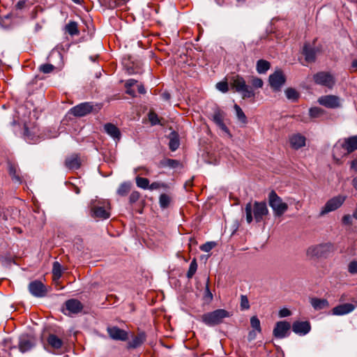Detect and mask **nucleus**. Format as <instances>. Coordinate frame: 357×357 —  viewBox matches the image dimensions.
<instances>
[{
  "instance_id": "nucleus-56",
  "label": "nucleus",
  "mask_w": 357,
  "mask_h": 357,
  "mask_svg": "<svg viewBox=\"0 0 357 357\" xmlns=\"http://www.w3.org/2000/svg\"><path fill=\"white\" fill-rule=\"evenodd\" d=\"M356 70H357V59L353 60V61L351 62L350 68H349V71L351 73H354Z\"/></svg>"
},
{
  "instance_id": "nucleus-33",
  "label": "nucleus",
  "mask_w": 357,
  "mask_h": 357,
  "mask_svg": "<svg viewBox=\"0 0 357 357\" xmlns=\"http://www.w3.org/2000/svg\"><path fill=\"white\" fill-rule=\"evenodd\" d=\"M136 184L137 187L142 189H149V180L146 178L137 176L136 177Z\"/></svg>"
},
{
  "instance_id": "nucleus-31",
  "label": "nucleus",
  "mask_w": 357,
  "mask_h": 357,
  "mask_svg": "<svg viewBox=\"0 0 357 357\" xmlns=\"http://www.w3.org/2000/svg\"><path fill=\"white\" fill-rule=\"evenodd\" d=\"M287 98L291 101H296L299 98L298 92L293 88H287L285 90Z\"/></svg>"
},
{
  "instance_id": "nucleus-11",
  "label": "nucleus",
  "mask_w": 357,
  "mask_h": 357,
  "mask_svg": "<svg viewBox=\"0 0 357 357\" xmlns=\"http://www.w3.org/2000/svg\"><path fill=\"white\" fill-rule=\"evenodd\" d=\"M110 338L114 340L126 341L128 339V333L117 326H111L107 328Z\"/></svg>"
},
{
  "instance_id": "nucleus-10",
  "label": "nucleus",
  "mask_w": 357,
  "mask_h": 357,
  "mask_svg": "<svg viewBox=\"0 0 357 357\" xmlns=\"http://www.w3.org/2000/svg\"><path fill=\"white\" fill-rule=\"evenodd\" d=\"M93 109V105L91 102L80 103L70 109V113L75 116H84L90 114Z\"/></svg>"
},
{
  "instance_id": "nucleus-35",
  "label": "nucleus",
  "mask_w": 357,
  "mask_h": 357,
  "mask_svg": "<svg viewBox=\"0 0 357 357\" xmlns=\"http://www.w3.org/2000/svg\"><path fill=\"white\" fill-rule=\"evenodd\" d=\"M161 165L163 167H169L170 168H177L180 165V162L174 159H165L161 161Z\"/></svg>"
},
{
  "instance_id": "nucleus-2",
  "label": "nucleus",
  "mask_w": 357,
  "mask_h": 357,
  "mask_svg": "<svg viewBox=\"0 0 357 357\" xmlns=\"http://www.w3.org/2000/svg\"><path fill=\"white\" fill-rule=\"evenodd\" d=\"M229 86L234 92L240 93L243 99L255 97L254 89L248 85L245 79L239 75H233L229 78Z\"/></svg>"
},
{
  "instance_id": "nucleus-53",
  "label": "nucleus",
  "mask_w": 357,
  "mask_h": 357,
  "mask_svg": "<svg viewBox=\"0 0 357 357\" xmlns=\"http://www.w3.org/2000/svg\"><path fill=\"white\" fill-rule=\"evenodd\" d=\"M172 196L168 193H162L160 195L159 201H170L172 199Z\"/></svg>"
},
{
  "instance_id": "nucleus-44",
  "label": "nucleus",
  "mask_w": 357,
  "mask_h": 357,
  "mask_svg": "<svg viewBox=\"0 0 357 357\" xmlns=\"http://www.w3.org/2000/svg\"><path fill=\"white\" fill-rule=\"evenodd\" d=\"M251 87L255 88V89H260L262 88L264 85L263 80L261 78L259 77H253L251 81Z\"/></svg>"
},
{
  "instance_id": "nucleus-51",
  "label": "nucleus",
  "mask_w": 357,
  "mask_h": 357,
  "mask_svg": "<svg viewBox=\"0 0 357 357\" xmlns=\"http://www.w3.org/2000/svg\"><path fill=\"white\" fill-rule=\"evenodd\" d=\"M291 315V311L287 308H282L279 311V316L280 317H286Z\"/></svg>"
},
{
  "instance_id": "nucleus-7",
  "label": "nucleus",
  "mask_w": 357,
  "mask_h": 357,
  "mask_svg": "<svg viewBox=\"0 0 357 357\" xmlns=\"http://www.w3.org/2000/svg\"><path fill=\"white\" fill-rule=\"evenodd\" d=\"M271 87L275 91H279L286 81L285 76L281 70L275 71L274 73L270 75L268 78Z\"/></svg>"
},
{
  "instance_id": "nucleus-4",
  "label": "nucleus",
  "mask_w": 357,
  "mask_h": 357,
  "mask_svg": "<svg viewBox=\"0 0 357 357\" xmlns=\"http://www.w3.org/2000/svg\"><path fill=\"white\" fill-rule=\"evenodd\" d=\"M246 221L250 223L253 220V216L257 222L262 220L263 217L268 214L266 202H248L245 208Z\"/></svg>"
},
{
  "instance_id": "nucleus-62",
  "label": "nucleus",
  "mask_w": 357,
  "mask_h": 357,
  "mask_svg": "<svg viewBox=\"0 0 357 357\" xmlns=\"http://www.w3.org/2000/svg\"><path fill=\"white\" fill-rule=\"evenodd\" d=\"M126 89H127L126 93H128V95H130L132 97L135 96V92L133 89H132L131 88H126Z\"/></svg>"
},
{
  "instance_id": "nucleus-3",
  "label": "nucleus",
  "mask_w": 357,
  "mask_h": 357,
  "mask_svg": "<svg viewBox=\"0 0 357 357\" xmlns=\"http://www.w3.org/2000/svg\"><path fill=\"white\" fill-rule=\"evenodd\" d=\"M335 251V247L331 242L312 245L306 250V255L310 259H326Z\"/></svg>"
},
{
  "instance_id": "nucleus-60",
  "label": "nucleus",
  "mask_w": 357,
  "mask_h": 357,
  "mask_svg": "<svg viewBox=\"0 0 357 357\" xmlns=\"http://www.w3.org/2000/svg\"><path fill=\"white\" fill-rule=\"evenodd\" d=\"M351 168L357 172V159H355L353 161H351Z\"/></svg>"
},
{
  "instance_id": "nucleus-25",
  "label": "nucleus",
  "mask_w": 357,
  "mask_h": 357,
  "mask_svg": "<svg viewBox=\"0 0 357 357\" xmlns=\"http://www.w3.org/2000/svg\"><path fill=\"white\" fill-rule=\"evenodd\" d=\"M269 204L275 215L278 216L282 215L287 209V204L285 202H269Z\"/></svg>"
},
{
  "instance_id": "nucleus-64",
  "label": "nucleus",
  "mask_w": 357,
  "mask_h": 357,
  "mask_svg": "<svg viewBox=\"0 0 357 357\" xmlns=\"http://www.w3.org/2000/svg\"><path fill=\"white\" fill-rule=\"evenodd\" d=\"M353 185L357 190V176L353 179Z\"/></svg>"
},
{
  "instance_id": "nucleus-58",
  "label": "nucleus",
  "mask_w": 357,
  "mask_h": 357,
  "mask_svg": "<svg viewBox=\"0 0 357 357\" xmlns=\"http://www.w3.org/2000/svg\"><path fill=\"white\" fill-rule=\"evenodd\" d=\"M139 198V193L138 192H133L130 195V201H135Z\"/></svg>"
},
{
  "instance_id": "nucleus-22",
  "label": "nucleus",
  "mask_w": 357,
  "mask_h": 357,
  "mask_svg": "<svg viewBox=\"0 0 357 357\" xmlns=\"http://www.w3.org/2000/svg\"><path fill=\"white\" fill-rule=\"evenodd\" d=\"M105 132L114 140L119 141L121 137L120 130L113 123H107L104 126Z\"/></svg>"
},
{
  "instance_id": "nucleus-32",
  "label": "nucleus",
  "mask_w": 357,
  "mask_h": 357,
  "mask_svg": "<svg viewBox=\"0 0 357 357\" xmlns=\"http://www.w3.org/2000/svg\"><path fill=\"white\" fill-rule=\"evenodd\" d=\"M52 274L54 280H58L61 277V266L58 261H54L53 263Z\"/></svg>"
},
{
  "instance_id": "nucleus-47",
  "label": "nucleus",
  "mask_w": 357,
  "mask_h": 357,
  "mask_svg": "<svg viewBox=\"0 0 357 357\" xmlns=\"http://www.w3.org/2000/svg\"><path fill=\"white\" fill-rule=\"evenodd\" d=\"M212 299H213V294L209 289L208 282L206 284V286L205 291H204V300L206 302L209 303L212 301Z\"/></svg>"
},
{
  "instance_id": "nucleus-1",
  "label": "nucleus",
  "mask_w": 357,
  "mask_h": 357,
  "mask_svg": "<svg viewBox=\"0 0 357 357\" xmlns=\"http://www.w3.org/2000/svg\"><path fill=\"white\" fill-rule=\"evenodd\" d=\"M357 150V135L338 140L333 147V157L337 163L344 157Z\"/></svg>"
},
{
  "instance_id": "nucleus-24",
  "label": "nucleus",
  "mask_w": 357,
  "mask_h": 357,
  "mask_svg": "<svg viewBox=\"0 0 357 357\" xmlns=\"http://www.w3.org/2000/svg\"><path fill=\"white\" fill-rule=\"evenodd\" d=\"M310 303L315 310H320L327 308L329 306L328 301L324 298H312Z\"/></svg>"
},
{
  "instance_id": "nucleus-17",
  "label": "nucleus",
  "mask_w": 357,
  "mask_h": 357,
  "mask_svg": "<svg viewBox=\"0 0 357 357\" xmlns=\"http://www.w3.org/2000/svg\"><path fill=\"white\" fill-rule=\"evenodd\" d=\"M65 306L68 314H77L83 309V305L77 299H69L66 301Z\"/></svg>"
},
{
  "instance_id": "nucleus-43",
  "label": "nucleus",
  "mask_w": 357,
  "mask_h": 357,
  "mask_svg": "<svg viewBox=\"0 0 357 357\" xmlns=\"http://www.w3.org/2000/svg\"><path fill=\"white\" fill-rule=\"evenodd\" d=\"M54 69V66L50 63L43 64L39 67L40 72L47 74L52 73Z\"/></svg>"
},
{
  "instance_id": "nucleus-57",
  "label": "nucleus",
  "mask_w": 357,
  "mask_h": 357,
  "mask_svg": "<svg viewBox=\"0 0 357 357\" xmlns=\"http://www.w3.org/2000/svg\"><path fill=\"white\" fill-rule=\"evenodd\" d=\"M256 338V331H250L248 333V339L249 341H252Z\"/></svg>"
},
{
  "instance_id": "nucleus-14",
  "label": "nucleus",
  "mask_w": 357,
  "mask_h": 357,
  "mask_svg": "<svg viewBox=\"0 0 357 357\" xmlns=\"http://www.w3.org/2000/svg\"><path fill=\"white\" fill-rule=\"evenodd\" d=\"M319 50L313 47L310 43H305L303 48V54L305 56V59L309 63L314 62L316 60V56Z\"/></svg>"
},
{
  "instance_id": "nucleus-27",
  "label": "nucleus",
  "mask_w": 357,
  "mask_h": 357,
  "mask_svg": "<svg viewBox=\"0 0 357 357\" xmlns=\"http://www.w3.org/2000/svg\"><path fill=\"white\" fill-rule=\"evenodd\" d=\"M271 63L266 60L264 59H259L257 62V71L259 74L266 73L270 68Z\"/></svg>"
},
{
  "instance_id": "nucleus-20",
  "label": "nucleus",
  "mask_w": 357,
  "mask_h": 357,
  "mask_svg": "<svg viewBox=\"0 0 357 357\" xmlns=\"http://www.w3.org/2000/svg\"><path fill=\"white\" fill-rule=\"evenodd\" d=\"M146 335L144 332H140L137 335L134 336L131 341H129L127 344L128 349H136L139 347L146 341Z\"/></svg>"
},
{
  "instance_id": "nucleus-54",
  "label": "nucleus",
  "mask_w": 357,
  "mask_h": 357,
  "mask_svg": "<svg viewBox=\"0 0 357 357\" xmlns=\"http://www.w3.org/2000/svg\"><path fill=\"white\" fill-rule=\"evenodd\" d=\"M26 5V1L25 0H21V1H19L17 3V4L15 5V7L18 10H22L24 8H25Z\"/></svg>"
},
{
  "instance_id": "nucleus-36",
  "label": "nucleus",
  "mask_w": 357,
  "mask_h": 357,
  "mask_svg": "<svg viewBox=\"0 0 357 357\" xmlns=\"http://www.w3.org/2000/svg\"><path fill=\"white\" fill-rule=\"evenodd\" d=\"M234 108L236 111V114L238 118V119L242 122L243 123H247V117L244 112H243L242 109L236 104L234 105Z\"/></svg>"
},
{
  "instance_id": "nucleus-42",
  "label": "nucleus",
  "mask_w": 357,
  "mask_h": 357,
  "mask_svg": "<svg viewBox=\"0 0 357 357\" xmlns=\"http://www.w3.org/2000/svg\"><path fill=\"white\" fill-rule=\"evenodd\" d=\"M229 82L222 81L216 84V88L222 93H227L229 91Z\"/></svg>"
},
{
  "instance_id": "nucleus-34",
  "label": "nucleus",
  "mask_w": 357,
  "mask_h": 357,
  "mask_svg": "<svg viewBox=\"0 0 357 357\" xmlns=\"http://www.w3.org/2000/svg\"><path fill=\"white\" fill-rule=\"evenodd\" d=\"M131 184L129 182L121 183L117 190V193L121 196L126 195L130 190Z\"/></svg>"
},
{
  "instance_id": "nucleus-37",
  "label": "nucleus",
  "mask_w": 357,
  "mask_h": 357,
  "mask_svg": "<svg viewBox=\"0 0 357 357\" xmlns=\"http://www.w3.org/2000/svg\"><path fill=\"white\" fill-rule=\"evenodd\" d=\"M197 269V264L195 259H193L190 262L189 269L187 272L186 276L188 278L190 279L195 275Z\"/></svg>"
},
{
  "instance_id": "nucleus-8",
  "label": "nucleus",
  "mask_w": 357,
  "mask_h": 357,
  "mask_svg": "<svg viewBox=\"0 0 357 357\" xmlns=\"http://www.w3.org/2000/svg\"><path fill=\"white\" fill-rule=\"evenodd\" d=\"M28 288L31 294L37 298L45 297L48 291L47 287L39 280L31 282Z\"/></svg>"
},
{
  "instance_id": "nucleus-23",
  "label": "nucleus",
  "mask_w": 357,
  "mask_h": 357,
  "mask_svg": "<svg viewBox=\"0 0 357 357\" xmlns=\"http://www.w3.org/2000/svg\"><path fill=\"white\" fill-rule=\"evenodd\" d=\"M224 119L225 113L222 111L220 109L215 111L213 115V121L220 127L221 130L225 132L229 133V129L224 123Z\"/></svg>"
},
{
  "instance_id": "nucleus-50",
  "label": "nucleus",
  "mask_w": 357,
  "mask_h": 357,
  "mask_svg": "<svg viewBox=\"0 0 357 357\" xmlns=\"http://www.w3.org/2000/svg\"><path fill=\"white\" fill-rule=\"evenodd\" d=\"M268 201H281V199L275 193V192L272 190L268 194Z\"/></svg>"
},
{
  "instance_id": "nucleus-59",
  "label": "nucleus",
  "mask_w": 357,
  "mask_h": 357,
  "mask_svg": "<svg viewBox=\"0 0 357 357\" xmlns=\"http://www.w3.org/2000/svg\"><path fill=\"white\" fill-rule=\"evenodd\" d=\"M137 90L138 92L141 94H144L146 92L144 86L142 84L138 85Z\"/></svg>"
},
{
  "instance_id": "nucleus-61",
  "label": "nucleus",
  "mask_w": 357,
  "mask_h": 357,
  "mask_svg": "<svg viewBox=\"0 0 357 357\" xmlns=\"http://www.w3.org/2000/svg\"><path fill=\"white\" fill-rule=\"evenodd\" d=\"M162 98L163 100H169L171 98V96L169 93L167 92H164L162 94Z\"/></svg>"
},
{
  "instance_id": "nucleus-26",
  "label": "nucleus",
  "mask_w": 357,
  "mask_h": 357,
  "mask_svg": "<svg viewBox=\"0 0 357 357\" xmlns=\"http://www.w3.org/2000/svg\"><path fill=\"white\" fill-rule=\"evenodd\" d=\"M47 342L52 348L59 349L63 345V341L54 334H50L47 337Z\"/></svg>"
},
{
  "instance_id": "nucleus-16",
  "label": "nucleus",
  "mask_w": 357,
  "mask_h": 357,
  "mask_svg": "<svg viewBox=\"0 0 357 357\" xmlns=\"http://www.w3.org/2000/svg\"><path fill=\"white\" fill-rule=\"evenodd\" d=\"M91 215L94 218L107 219L110 216L109 207L93 206L91 209Z\"/></svg>"
},
{
  "instance_id": "nucleus-55",
  "label": "nucleus",
  "mask_w": 357,
  "mask_h": 357,
  "mask_svg": "<svg viewBox=\"0 0 357 357\" xmlns=\"http://www.w3.org/2000/svg\"><path fill=\"white\" fill-rule=\"evenodd\" d=\"M137 83V80L134 79H128L125 84L126 88H131Z\"/></svg>"
},
{
  "instance_id": "nucleus-9",
  "label": "nucleus",
  "mask_w": 357,
  "mask_h": 357,
  "mask_svg": "<svg viewBox=\"0 0 357 357\" xmlns=\"http://www.w3.org/2000/svg\"><path fill=\"white\" fill-rule=\"evenodd\" d=\"M291 325L286 321H278L275 326L273 334L278 339L284 338L289 335Z\"/></svg>"
},
{
  "instance_id": "nucleus-13",
  "label": "nucleus",
  "mask_w": 357,
  "mask_h": 357,
  "mask_svg": "<svg viewBox=\"0 0 357 357\" xmlns=\"http://www.w3.org/2000/svg\"><path fill=\"white\" fill-rule=\"evenodd\" d=\"M311 330V326L309 321H294L292 324V331L299 335H305Z\"/></svg>"
},
{
  "instance_id": "nucleus-52",
  "label": "nucleus",
  "mask_w": 357,
  "mask_h": 357,
  "mask_svg": "<svg viewBox=\"0 0 357 357\" xmlns=\"http://www.w3.org/2000/svg\"><path fill=\"white\" fill-rule=\"evenodd\" d=\"M352 218L350 215H345L342 218V223L344 225H351Z\"/></svg>"
},
{
  "instance_id": "nucleus-18",
  "label": "nucleus",
  "mask_w": 357,
  "mask_h": 357,
  "mask_svg": "<svg viewBox=\"0 0 357 357\" xmlns=\"http://www.w3.org/2000/svg\"><path fill=\"white\" fill-rule=\"evenodd\" d=\"M356 306L351 303H344L333 307L332 314L336 316H342L353 312Z\"/></svg>"
},
{
  "instance_id": "nucleus-29",
  "label": "nucleus",
  "mask_w": 357,
  "mask_h": 357,
  "mask_svg": "<svg viewBox=\"0 0 357 357\" xmlns=\"http://www.w3.org/2000/svg\"><path fill=\"white\" fill-rule=\"evenodd\" d=\"M342 202H326V204L320 213L321 215H324L331 211H335L341 206Z\"/></svg>"
},
{
  "instance_id": "nucleus-5",
  "label": "nucleus",
  "mask_w": 357,
  "mask_h": 357,
  "mask_svg": "<svg viewBox=\"0 0 357 357\" xmlns=\"http://www.w3.org/2000/svg\"><path fill=\"white\" fill-rule=\"evenodd\" d=\"M229 317H230V314L228 311L224 309H218L202 314L201 319L206 325L214 326L221 324L225 318Z\"/></svg>"
},
{
  "instance_id": "nucleus-46",
  "label": "nucleus",
  "mask_w": 357,
  "mask_h": 357,
  "mask_svg": "<svg viewBox=\"0 0 357 357\" xmlns=\"http://www.w3.org/2000/svg\"><path fill=\"white\" fill-rule=\"evenodd\" d=\"M309 113L311 117L317 118L323 114V110L319 107H313L310 109Z\"/></svg>"
},
{
  "instance_id": "nucleus-45",
  "label": "nucleus",
  "mask_w": 357,
  "mask_h": 357,
  "mask_svg": "<svg viewBox=\"0 0 357 357\" xmlns=\"http://www.w3.org/2000/svg\"><path fill=\"white\" fill-rule=\"evenodd\" d=\"M215 246L214 242H207L200 246V250L205 252H210Z\"/></svg>"
},
{
  "instance_id": "nucleus-63",
  "label": "nucleus",
  "mask_w": 357,
  "mask_h": 357,
  "mask_svg": "<svg viewBox=\"0 0 357 357\" xmlns=\"http://www.w3.org/2000/svg\"><path fill=\"white\" fill-rule=\"evenodd\" d=\"M73 191H74L76 194H79L80 192L79 188L76 185H73Z\"/></svg>"
},
{
  "instance_id": "nucleus-12",
  "label": "nucleus",
  "mask_w": 357,
  "mask_h": 357,
  "mask_svg": "<svg viewBox=\"0 0 357 357\" xmlns=\"http://www.w3.org/2000/svg\"><path fill=\"white\" fill-rule=\"evenodd\" d=\"M318 102L320 105L328 108H337L340 106V98L333 95L321 96Z\"/></svg>"
},
{
  "instance_id": "nucleus-21",
  "label": "nucleus",
  "mask_w": 357,
  "mask_h": 357,
  "mask_svg": "<svg viewBox=\"0 0 357 357\" xmlns=\"http://www.w3.org/2000/svg\"><path fill=\"white\" fill-rule=\"evenodd\" d=\"M34 345L31 338L27 335H22L20 337L18 347L21 352L24 353L29 351Z\"/></svg>"
},
{
  "instance_id": "nucleus-19",
  "label": "nucleus",
  "mask_w": 357,
  "mask_h": 357,
  "mask_svg": "<svg viewBox=\"0 0 357 357\" xmlns=\"http://www.w3.org/2000/svg\"><path fill=\"white\" fill-rule=\"evenodd\" d=\"M306 138L300 133L294 134L289 137L291 147L294 149H299L305 146Z\"/></svg>"
},
{
  "instance_id": "nucleus-38",
  "label": "nucleus",
  "mask_w": 357,
  "mask_h": 357,
  "mask_svg": "<svg viewBox=\"0 0 357 357\" xmlns=\"http://www.w3.org/2000/svg\"><path fill=\"white\" fill-rule=\"evenodd\" d=\"M251 327L258 333L261 332L260 321L257 316H253L250 318Z\"/></svg>"
},
{
  "instance_id": "nucleus-15",
  "label": "nucleus",
  "mask_w": 357,
  "mask_h": 357,
  "mask_svg": "<svg viewBox=\"0 0 357 357\" xmlns=\"http://www.w3.org/2000/svg\"><path fill=\"white\" fill-rule=\"evenodd\" d=\"M64 165L68 169H78L82 165V160L78 154L73 153L66 157Z\"/></svg>"
},
{
  "instance_id": "nucleus-41",
  "label": "nucleus",
  "mask_w": 357,
  "mask_h": 357,
  "mask_svg": "<svg viewBox=\"0 0 357 357\" xmlns=\"http://www.w3.org/2000/svg\"><path fill=\"white\" fill-rule=\"evenodd\" d=\"M179 144V140L176 135L170 138L169 142V147L170 150H172V151H176L178 148Z\"/></svg>"
},
{
  "instance_id": "nucleus-48",
  "label": "nucleus",
  "mask_w": 357,
  "mask_h": 357,
  "mask_svg": "<svg viewBox=\"0 0 357 357\" xmlns=\"http://www.w3.org/2000/svg\"><path fill=\"white\" fill-rule=\"evenodd\" d=\"M241 307L243 310H248L250 308L248 297L245 295L241 296Z\"/></svg>"
},
{
  "instance_id": "nucleus-40",
  "label": "nucleus",
  "mask_w": 357,
  "mask_h": 357,
  "mask_svg": "<svg viewBox=\"0 0 357 357\" xmlns=\"http://www.w3.org/2000/svg\"><path fill=\"white\" fill-rule=\"evenodd\" d=\"M149 120L153 126L163 125V123L161 122L162 119H160L155 112H150L149 114Z\"/></svg>"
},
{
  "instance_id": "nucleus-49",
  "label": "nucleus",
  "mask_w": 357,
  "mask_h": 357,
  "mask_svg": "<svg viewBox=\"0 0 357 357\" xmlns=\"http://www.w3.org/2000/svg\"><path fill=\"white\" fill-rule=\"evenodd\" d=\"M348 271L351 274H357V261L353 260L348 265Z\"/></svg>"
},
{
  "instance_id": "nucleus-28",
  "label": "nucleus",
  "mask_w": 357,
  "mask_h": 357,
  "mask_svg": "<svg viewBox=\"0 0 357 357\" xmlns=\"http://www.w3.org/2000/svg\"><path fill=\"white\" fill-rule=\"evenodd\" d=\"M8 174L11 176L13 181L18 183L22 182L21 177L17 174L16 166L10 162L8 163Z\"/></svg>"
},
{
  "instance_id": "nucleus-30",
  "label": "nucleus",
  "mask_w": 357,
  "mask_h": 357,
  "mask_svg": "<svg viewBox=\"0 0 357 357\" xmlns=\"http://www.w3.org/2000/svg\"><path fill=\"white\" fill-rule=\"evenodd\" d=\"M65 29L70 36H76L79 33L78 29V24L76 22L74 21H71L68 23L65 26Z\"/></svg>"
},
{
  "instance_id": "nucleus-6",
  "label": "nucleus",
  "mask_w": 357,
  "mask_h": 357,
  "mask_svg": "<svg viewBox=\"0 0 357 357\" xmlns=\"http://www.w3.org/2000/svg\"><path fill=\"white\" fill-rule=\"evenodd\" d=\"M313 80L315 84L332 89L335 84L333 76L327 72H319L313 75Z\"/></svg>"
},
{
  "instance_id": "nucleus-39",
  "label": "nucleus",
  "mask_w": 357,
  "mask_h": 357,
  "mask_svg": "<svg viewBox=\"0 0 357 357\" xmlns=\"http://www.w3.org/2000/svg\"><path fill=\"white\" fill-rule=\"evenodd\" d=\"M169 188V185L162 182H153L150 185L149 189L153 190H167Z\"/></svg>"
}]
</instances>
